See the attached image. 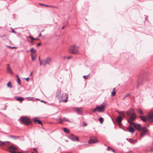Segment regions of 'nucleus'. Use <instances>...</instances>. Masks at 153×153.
Masks as SVG:
<instances>
[{
  "label": "nucleus",
  "mask_w": 153,
  "mask_h": 153,
  "mask_svg": "<svg viewBox=\"0 0 153 153\" xmlns=\"http://www.w3.org/2000/svg\"><path fill=\"white\" fill-rule=\"evenodd\" d=\"M62 120H63L64 121H67V122H71L70 120H69L67 118H64Z\"/></svg>",
  "instance_id": "31"
},
{
  "label": "nucleus",
  "mask_w": 153,
  "mask_h": 153,
  "mask_svg": "<svg viewBox=\"0 0 153 153\" xmlns=\"http://www.w3.org/2000/svg\"><path fill=\"white\" fill-rule=\"evenodd\" d=\"M20 122L23 124L28 125L30 124L31 121L30 119L27 117H21L20 119Z\"/></svg>",
  "instance_id": "3"
},
{
  "label": "nucleus",
  "mask_w": 153,
  "mask_h": 153,
  "mask_svg": "<svg viewBox=\"0 0 153 153\" xmlns=\"http://www.w3.org/2000/svg\"><path fill=\"white\" fill-rule=\"evenodd\" d=\"M105 105L104 104H102L100 106H97V111L99 112H103L105 110Z\"/></svg>",
  "instance_id": "6"
},
{
  "label": "nucleus",
  "mask_w": 153,
  "mask_h": 153,
  "mask_svg": "<svg viewBox=\"0 0 153 153\" xmlns=\"http://www.w3.org/2000/svg\"><path fill=\"white\" fill-rule=\"evenodd\" d=\"M98 142V140L96 138L93 139H90V140L89 141V143L90 144L92 143H96Z\"/></svg>",
  "instance_id": "12"
},
{
  "label": "nucleus",
  "mask_w": 153,
  "mask_h": 153,
  "mask_svg": "<svg viewBox=\"0 0 153 153\" xmlns=\"http://www.w3.org/2000/svg\"><path fill=\"white\" fill-rule=\"evenodd\" d=\"M17 147L15 146L14 145L11 144L10 146L8 147V150L9 152L11 153H28L27 152H20L16 151L18 150Z\"/></svg>",
  "instance_id": "2"
},
{
  "label": "nucleus",
  "mask_w": 153,
  "mask_h": 153,
  "mask_svg": "<svg viewBox=\"0 0 153 153\" xmlns=\"http://www.w3.org/2000/svg\"><path fill=\"white\" fill-rule=\"evenodd\" d=\"M28 37L30 38L32 40V41L35 40V39L34 38H33V37L31 36H29Z\"/></svg>",
  "instance_id": "33"
},
{
  "label": "nucleus",
  "mask_w": 153,
  "mask_h": 153,
  "mask_svg": "<svg viewBox=\"0 0 153 153\" xmlns=\"http://www.w3.org/2000/svg\"><path fill=\"white\" fill-rule=\"evenodd\" d=\"M126 114L128 116H130V118L128 120L130 125L133 126L137 130L140 131V136L143 137L146 134L147 130L145 127H141L140 125L133 122L137 117L134 110L131 108L126 111Z\"/></svg>",
  "instance_id": "1"
},
{
  "label": "nucleus",
  "mask_w": 153,
  "mask_h": 153,
  "mask_svg": "<svg viewBox=\"0 0 153 153\" xmlns=\"http://www.w3.org/2000/svg\"><path fill=\"white\" fill-rule=\"evenodd\" d=\"M7 47L9 48H11H11L12 47L10 46H7Z\"/></svg>",
  "instance_id": "43"
},
{
  "label": "nucleus",
  "mask_w": 153,
  "mask_h": 153,
  "mask_svg": "<svg viewBox=\"0 0 153 153\" xmlns=\"http://www.w3.org/2000/svg\"><path fill=\"white\" fill-rule=\"evenodd\" d=\"M83 77L85 79H88V76H83Z\"/></svg>",
  "instance_id": "34"
},
{
  "label": "nucleus",
  "mask_w": 153,
  "mask_h": 153,
  "mask_svg": "<svg viewBox=\"0 0 153 153\" xmlns=\"http://www.w3.org/2000/svg\"><path fill=\"white\" fill-rule=\"evenodd\" d=\"M9 42H10V43H11V41H10V40H9Z\"/></svg>",
  "instance_id": "47"
},
{
  "label": "nucleus",
  "mask_w": 153,
  "mask_h": 153,
  "mask_svg": "<svg viewBox=\"0 0 153 153\" xmlns=\"http://www.w3.org/2000/svg\"><path fill=\"white\" fill-rule=\"evenodd\" d=\"M12 32L14 33H15V32L14 30H13Z\"/></svg>",
  "instance_id": "48"
},
{
  "label": "nucleus",
  "mask_w": 153,
  "mask_h": 153,
  "mask_svg": "<svg viewBox=\"0 0 153 153\" xmlns=\"http://www.w3.org/2000/svg\"><path fill=\"white\" fill-rule=\"evenodd\" d=\"M32 72H31L30 74V75H32Z\"/></svg>",
  "instance_id": "53"
},
{
  "label": "nucleus",
  "mask_w": 153,
  "mask_h": 153,
  "mask_svg": "<svg viewBox=\"0 0 153 153\" xmlns=\"http://www.w3.org/2000/svg\"><path fill=\"white\" fill-rule=\"evenodd\" d=\"M41 102H45H45H44V101H43V100H41Z\"/></svg>",
  "instance_id": "46"
},
{
  "label": "nucleus",
  "mask_w": 153,
  "mask_h": 153,
  "mask_svg": "<svg viewBox=\"0 0 153 153\" xmlns=\"http://www.w3.org/2000/svg\"><path fill=\"white\" fill-rule=\"evenodd\" d=\"M30 51L31 52V55H36V50L33 48H32L30 50Z\"/></svg>",
  "instance_id": "13"
},
{
  "label": "nucleus",
  "mask_w": 153,
  "mask_h": 153,
  "mask_svg": "<svg viewBox=\"0 0 153 153\" xmlns=\"http://www.w3.org/2000/svg\"><path fill=\"white\" fill-rule=\"evenodd\" d=\"M140 117L141 119L144 122H146L147 120V117H146L140 116Z\"/></svg>",
  "instance_id": "19"
},
{
  "label": "nucleus",
  "mask_w": 153,
  "mask_h": 153,
  "mask_svg": "<svg viewBox=\"0 0 153 153\" xmlns=\"http://www.w3.org/2000/svg\"><path fill=\"white\" fill-rule=\"evenodd\" d=\"M72 58V57L71 56H69L67 57V58L68 59H69Z\"/></svg>",
  "instance_id": "38"
},
{
  "label": "nucleus",
  "mask_w": 153,
  "mask_h": 153,
  "mask_svg": "<svg viewBox=\"0 0 153 153\" xmlns=\"http://www.w3.org/2000/svg\"><path fill=\"white\" fill-rule=\"evenodd\" d=\"M7 73H10L12 75L13 74V72L11 70V69L9 64L7 65Z\"/></svg>",
  "instance_id": "10"
},
{
  "label": "nucleus",
  "mask_w": 153,
  "mask_h": 153,
  "mask_svg": "<svg viewBox=\"0 0 153 153\" xmlns=\"http://www.w3.org/2000/svg\"><path fill=\"white\" fill-rule=\"evenodd\" d=\"M35 39V40H38V39L37 38Z\"/></svg>",
  "instance_id": "52"
},
{
  "label": "nucleus",
  "mask_w": 153,
  "mask_h": 153,
  "mask_svg": "<svg viewBox=\"0 0 153 153\" xmlns=\"http://www.w3.org/2000/svg\"><path fill=\"white\" fill-rule=\"evenodd\" d=\"M76 110L78 112H81L82 111V108H76Z\"/></svg>",
  "instance_id": "29"
},
{
  "label": "nucleus",
  "mask_w": 153,
  "mask_h": 153,
  "mask_svg": "<svg viewBox=\"0 0 153 153\" xmlns=\"http://www.w3.org/2000/svg\"><path fill=\"white\" fill-rule=\"evenodd\" d=\"M41 45V43H39L37 44V46H40Z\"/></svg>",
  "instance_id": "39"
},
{
  "label": "nucleus",
  "mask_w": 153,
  "mask_h": 153,
  "mask_svg": "<svg viewBox=\"0 0 153 153\" xmlns=\"http://www.w3.org/2000/svg\"><path fill=\"white\" fill-rule=\"evenodd\" d=\"M27 81H28L29 80V77H27L26 78H24Z\"/></svg>",
  "instance_id": "37"
},
{
  "label": "nucleus",
  "mask_w": 153,
  "mask_h": 153,
  "mask_svg": "<svg viewBox=\"0 0 153 153\" xmlns=\"http://www.w3.org/2000/svg\"><path fill=\"white\" fill-rule=\"evenodd\" d=\"M107 149L108 150H110L111 149V148L109 147H108Z\"/></svg>",
  "instance_id": "40"
},
{
  "label": "nucleus",
  "mask_w": 153,
  "mask_h": 153,
  "mask_svg": "<svg viewBox=\"0 0 153 153\" xmlns=\"http://www.w3.org/2000/svg\"><path fill=\"white\" fill-rule=\"evenodd\" d=\"M32 153H34V152H32Z\"/></svg>",
  "instance_id": "56"
},
{
  "label": "nucleus",
  "mask_w": 153,
  "mask_h": 153,
  "mask_svg": "<svg viewBox=\"0 0 153 153\" xmlns=\"http://www.w3.org/2000/svg\"><path fill=\"white\" fill-rule=\"evenodd\" d=\"M7 35H6V34H4V35H3V36H2V37H6V36Z\"/></svg>",
  "instance_id": "41"
},
{
  "label": "nucleus",
  "mask_w": 153,
  "mask_h": 153,
  "mask_svg": "<svg viewBox=\"0 0 153 153\" xmlns=\"http://www.w3.org/2000/svg\"><path fill=\"white\" fill-rule=\"evenodd\" d=\"M122 120V118L121 116L118 117L117 119V122L120 124L121 123V122Z\"/></svg>",
  "instance_id": "15"
},
{
  "label": "nucleus",
  "mask_w": 153,
  "mask_h": 153,
  "mask_svg": "<svg viewBox=\"0 0 153 153\" xmlns=\"http://www.w3.org/2000/svg\"><path fill=\"white\" fill-rule=\"evenodd\" d=\"M10 142H2L0 141V146H2L4 145L6 146V143H9Z\"/></svg>",
  "instance_id": "17"
},
{
  "label": "nucleus",
  "mask_w": 153,
  "mask_h": 153,
  "mask_svg": "<svg viewBox=\"0 0 153 153\" xmlns=\"http://www.w3.org/2000/svg\"><path fill=\"white\" fill-rule=\"evenodd\" d=\"M16 77H17V82L19 85L21 84V80L20 79H19V76L18 75H16Z\"/></svg>",
  "instance_id": "25"
},
{
  "label": "nucleus",
  "mask_w": 153,
  "mask_h": 153,
  "mask_svg": "<svg viewBox=\"0 0 153 153\" xmlns=\"http://www.w3.org/2000/svg\"><path fill=\"white\" fill-rule=\"evenodd\" d=\"M51 57H48L42 61H40V65H43L45 66L46 64H50L51 61Z\"/></svg>",
  "instance_id": "5"
},
{
  "label": "nucleus",
  "mask_w": 153,
  "mask_h": 153,
  "mask_svg": "<svg viewBox=\"0 0 153 153\" xmlns=\"http://www.w3.org/2000/svg\"><path fill=\"white\" fill-rule=\"evenodd\" d=\"M24 98H22L21 97L16 99V100L18 101L19 102H22L24 100Z\"/></svg>",
  "instance_id": "21"
},
{
  "label": "nucleus",
  "mask_w": 153,
  "mask_h": 153,
  "mask_svg": "<svg viewBox=\"0 0 153 153\" xmlns=\"http://www.w3.org/2000/svg\"><path fill=\"white\" fill-rule=\"evenodd\" d=\"M128 141L131 143H134L137 142L136 140L135 141H134V140H133L132 139H129L128 140Z\"/></svg>",
  "instance_id": "27"
},
{
  "label": "nucleus",
  "mask_w": 153,
  "mask_h": 153,
  "mask_svg": "<svg viewBox=\"0 0 153 153\" xmlns=\"http://www.w3.org/2000/svg\"><path fill=\"white\" fill-rule=\"evenodd\" d=\"M117 112L120 115H121L122 117H124L125 115L124 112V111H117Z\"/></svg>",
  "instance_id": "22"
},
{
  "label": "nucleus",
  "mask_w": 153,
  "mask_h": 153,
  "mask_svg": "<svg viewBox=\"0 0 153 153\" xmlns=\"http://www.w3.org/2000/svg\"><path fill=\"white\" fill-rule=\"evenodd\" d=\"M32 60L33 61L36 57V55H31Z\"/></svg>",
  "instance_id": "32"
},
{
  "label": "nucleus",
  "mask_w": 153,
  "mask_h": 153,
  "mask_svg": "<svg viewBox=\"0 0 153 153\" xmlns=\"http://www.w3.org/2000/svg\"><path fill=\"white\" fill-rule=\"evenodd\" d=\"M61 93V91L60 90H58L56 92V96L58 97V99L60 100V99H62V97L60 95Z\"/></svg>",
  "instance_id": "11"
},
{
  "label": "nucleus",
  "mask_w": 153,
  "mask_h": 153,
  "mask_svg": "<svg viewBox=\"0 0 153 153\" xmlns=\"http://www.w3.org/2000/svg\"><path fill=\"white\" fill-rule=\"evenodd\" d=\"M32 42H31V43H32Z\"/></svg>",
  "instance_id": "54"
},
{
  "label": "nucleus",
  "mask_w": 153,
  "mask_h": 153,
  "mask_svg": "<svg viewBox=\"0 0 153 153\" xmlns=\"http://www.w3.org/2000/svg\"><path fill=\"white\" fill-rule=\"evenodd\" d=\"M27 52H28V51H27Z\"/></svg>",
  "instance_id": "55"
},
{
  "label": "nucleus",
  "mask_w": 153,
  "mask_h": 153,
  "mask_svg": "<svg viewBox=\"0 0 153 153\" xmlns=\"http://www.w3.org/2000/svg\"><path fill=\"white\" fill-rule=\"evenodd\" d=\"M14 48L16 49V48L15 47H12V48H11V49H14Z\"/></svg>",
  "instance_id": "42"
},
{
  "label": "nucleus",
  "mask_w": 153,
  "mask_h": 153,
  "mask_svg": "<svg viewBox=\"0 0 153 153\" xmlns=\"http://www.w3.org/2000/svg\"><path fill=\"white\" fill-rule=\"evenodd\" d=\"M41 36V33H40L39 34V37H40Z\"/></svg>",
  "instance_id": "45"
},
{
  "label": "nucleus",
  "mask_w": 153,
  "mask_h": 153,
  "mask_svg": "<svg viewBox=\"0 0 153 153\" xmlns=\"http://www.w3.org/2000/svg\"><path fill=\"white\" fill-rule=\"evenodd\" d=\"M97 111V107H96V108H95L93 110H92V111L93 112H95V111Z\"/></svg>",
  "instance_id": "35"
},
{
  "label": "nucleus",
  "mask_w": 153,
  "mask_h": 153,
  "mask_svg": "<svg viewBox=\"0 0 153 153\" xmlns=\"http://www.w3.org/2000/svg\"><path fill=\"white\" fill-rule=\"evenodd\" d=\"M64 28V26H63V27H62V29H63Z\"/></svg>",
  "instance_id": "50"
},
{
  "label": "nucleus",
  "mask_w": 153,
  "mask_h": 153,
  "mask_svg": "<svg viewBox=\"0 0 153 153\" xmlns=\"http://www.w3.org/2000/svg\"><path fill=\"white\" fill-rule=\"evenodd\" d=\"M39 62H40V61H41L40 60V58L39 57Z\"/></svg>",
  "instance_id": "49"
},
{
  "label": "nucleus",
  "mask_w": 153,
  "mask_h": 153,
  "mask_svg": "<svg viewBox=\"0 0 153 153\" xmlns=\"http://www.w3.org/2000/svg\"><path fill=\"white\" fill-rule=\"evenodd\" d=\"M33 121L34 123H36L37 122L39 124H41L42 125V122L39 120L37 118H34L33 119Z\"/></svg>",
  "instance_id": "14"
},
{
  "label": "nucleus",
  "mask_w": 153,
  "mask_h": 153,
  "mask_svg": "<svg viewBox=\"0 0 153 153\" xmlns=\"http://www.w3.org/2000/svg\"><path fill=\"white\" fill-rule=\"evenodd\" d=\"M7 86L8 87H10L11 88H12L13 87L11 85V83L10 82H9L7 84Z\"/></svg>",
  "instance_id": "23"
},
{
  "label": "nucleus",
  "mask_w": 153,
  "mask_h": 153,
  "mask_svg": "<svg viewBox=\"0 0 153 153\" xmlns=\"http://www.w3.org/2000/svg\"><path fill=\"white\" fill-rule=\"evenodd\" d=\"M115 88H114L113 89V91L111 93V95L112 96H114L116 94V92L115 91Z\"/></svg>",
  "instance_id": "24"
},
{
  "label": "nucleus",
  "mask_w": 153,
  "mask_h": 153,
  "mask_svg": "<svg viewBox=\"0 0 153 153\" xmlns=\"http://www.w3.org/2000/svg\"><path fill=\"white\" fill-rule=\"evenodd\" d=\"M36 149H34V151H36Z\"/></svg>",
  "instance_id": "51"
},
{
  "label": "nucleus",
  "mask_w": 153,
  "mask_h": 153,
  "mask_svg": "<svg viewBox=\"0 0 153 153\" xmlns=\"http://www.w3.org/2000/svg\"><path fill=\"white\" fill-rule=\"evenodd\" d=\"M111 151H112V152H115V151H114V150H113V149H111Z\"/></svg>",
  "instance_id": "44"
},
{
  "label": "nucleus",
  "mask_w": 153,
  "mask_h": 153,
  "mask_svg": "<svg viewBox=\"0 0 153 153\" xmlns=\"http://www.w3.org/2000/svg\"><path fill=\"white\" fill-rule=\"evenodd\" d=\"M61 97H62V99H60V100L63 102H67L68 98V96L66 94H63L62 96H61Z\"/></svg>",
  "instance_id": "8"
},
{
  "label": "nucleus",
  "mask_w": 153,
  "mask_h": 153,
  "mask_svg": "<svg viewBox=\"0 0 153 153\" xmlns=\"http://www.w3.org/2000/svg\"><path fill=\"white\" fill-rule=\"evenodd\" d=\"M83 126H86L87 125V124L86 123H85V122H83Z\"/></svg>",
  "instance_id": "36"
},
{
  "label": "nucleus",
  "mask_w": 153,
  "mask_h": 153,
  "mask_svg": "<svg viewBox=\"0 0 153 153\" xmlns=\"http://www.w3.org/2000/svg\"><path fill=\"white\" fill-rule=\"evenodd\" d=\"M99 120L100 121V123L101 124L104 121L102 117H100L99 119Z\"/></svg>",
  "instance_id": "28"
},
{
  "label": "nucleus",
  "mask_w": 153,
  "mask_h": 153,
  "mask_svg": "<svg viewBox=\"0 0 153 153\" xmlns=\"http://www.w3.org/2000/svg\"><path fill=\"white\" fill-rule=\"evenodd\" d=\"M137 112L140 114H143V112L142 110L140 108H138L137 110Z\"/></svg>",
  "instance_id": "20"
},
{
  "label": "nucleus",
  "mask_w": 153,
  "mask_h": 153,
  "mask_svg": "<svg viewBox=\"0 0 153 153\" xmlns=\"http://www.w3.org/2000/svg\"><path fill=\"white\" fill-rule=\"evenodd\" d=\"M69 138L74 141H79V138L78 137L73 134H71L69 136Z\"/></svg>",
  "instance_id": "9"
},
{
  "label": "nucleus",
  "mask_w": 153,
  "mask_h": 153,
  "mask_svg": "<svg viewBox=\"0 0 153 153\" xmlns=\"http://www.w3.org/2000/svg\"><path fill=\"white\" fill-rule=\"evenodd\" d=\"M78 47L75 45L71 46L69 49V52L73 54H76L78 53Z\"/></svg>",
  "instance_id": "4"
},
{
  "label": "nucleus",
  "mask_w": 153,
  "mask_h": 153,
  "mask_svg": "<svg viewBox=\"0 0 153 153\" xmlns=\"http://www.w3.org/2000/svg\"><path fill=\"white\" fill-rule=\"evenodd\" d=\"M39 4L40 5L44 6H46V7H52L54 8H56V7H55L53 6H52V5H46V4H42V3H39Z\"/></svg>",
  "instance_id": "18"
},
{
  "label": "nucleus",
  "mask_w": 153,
  "mask_h": 153,
  "mask_svg": "<svg viewBox=\"0 0 153 153\" xmlns=\"http://www.w3.org/2000/svg\"><path fill=\"white\" fill-rule=\"evenodd\" d=\"M57 120L60 123H62V120L60 118H59L57 119Z\"/></svg>",
  "instance_id": "30"
},
{
  "label": "nucleus",
  "mask_w": 153,
  "mask_h": 153,
  "mask_svg": "<svg viewBox=\"0 0 153 153\" xmlns=\"http://www.w3.org/2000/svg\"><path fill=\"white\" fill-rule=\"evenodd\" d=\"M128 131L131 133H133L134 131V128L130 126L128 128Z\"/></svg>",
  "instance_id": "16"
},
{
  "label": "nucleus",
  "mask_w": 153,
  "mask_h": 153,
  "mask_svg": "<svg viewBox=\"0 0 153 153\" xmlns=\"http://www.w3.org/2000/svg\"><path fill=\"white\" fill-rule=\"evenodd\" d=\"M63 130L66 133H68L70 131L69 130L66 128H64Z\"/></svg>",
  "instance_id": "26"
},
{
  "label": "nucleus",
  "mask_w": 153,
  "mask_h": 153,
  "mask_svg": "<svg viewBox=\"0 0 153 153\" xmlns=\"http://www.w3.org/2000/svg\"><path fill=\"white\" fill-rule=\"evenodd\" d=\"M148 120L149 122H153V112H151L148 114Z\"/></svg>",
  "instance_id": "7"
}]
</instances>
